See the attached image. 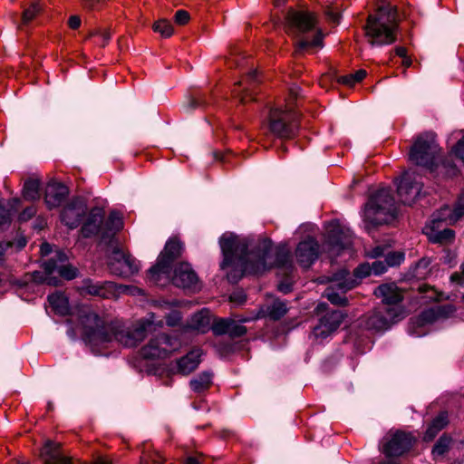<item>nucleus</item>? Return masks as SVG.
<instances>
[{
    "label": "nucleus",
    "mask_w": 464,
    "mask_h": 464,
    "mask_svg": "<svg viewBox=\"0 0 464 464\" xmlns=\"http://www.w3.org/2000/svg\"><path fill=\"white\" fill-rule=\"evenodd\" d=\"M223 254L222 269L232 267L227 279L237 282L243 274H261L274 266L292 267L290 249L286 245L273 247L270 239H248L233 233H224L219 239Z\"/></svg>",
    "instance_id": "nucleus-1"
},
{
    "label": "nucleus",
    "mask_w": 464,
    "mask_h": 464,
    "mask_svg": "<svg viewBox=\"0 0 464 464\" xmlns=\"http://www.w3.org/2000/svg\"><path fill=\"white\" fill-rule=\"evenodd\" d=\"M80 321L82 325L83 340L93 349L112 341L125 347H134L144 340L152 325L163 326L162 319L154 313H150L145 318L126 325L118 321L102 318L89 308L82 311Z\"/></svg>",
    "instance_id": "nucleus-2"
},
{
    "label": "nucleus",
    "mask_w": 464,
    "mask_h": 464,
    "mask_svg": "<svg viewBox=\"0 0 464 464\" xmlns=\"http://www.w3.org/2000/svg\"><path fill=\"white\" fill-rule=\"evenodd\" d=\"M288 34L297 39L296 52L323 46V34L316 26L314 14L305 10L290 9L286 14Z\"/></svg>",
    "instance_id": "nucleus-3"
},
{
    "label": "nucleus",
    "mask_w": 464,
    "mask_h": 464,
    "mask_svg": "<svg viewBox=\"0 0 464 464\" xmlns=\"http://www.w3.org/2000/svg\"><path fill=\"white\" fill-rule=\"evenodd\" d=\"M397 28V9L385 5L378 8L376 14L368 16L364 27L366 37L372 46H382L394 43Z\"/></svg>",
    "instance_id": "nucleus-4"
},
{
    "label": "nucleus",
    "mask_w": 464,
    "mask_h": 464,
    "mask_svg": "<svg viewBox=\"0 0 464 464\" xmlns=\"http://www.w3.org/2000/svg\"><path fill=\"white\" fill-rule=\"evenodd\" d=\"M440 148L435 140V134L427 132L420 135L410 150V160L416 165L422 166L434 171L437 169L445 176H454L457 169L450 160H444L440 165L437 163Z\"/></svg>",
    "instance_id": "nucleus-5"
},
{
    "label": "nucleus",
    "mask_w": 464,
    "mask_h": 464,
    "mask_svg": "<svg viewBox=\"0 0 464 464\" xmlns=\"http://www.w3.org/2000/svg\"><path fill=\"white\" fill-rule=\"evenodd\" d=\"M396 216V205L390 188H381L374 193L365 206L363 221L366 229L385 224Z\"/></svg>",
    "instance_id": "nucleus-6"
},
{
    "label": "nucleus",
    "mask_w": 464,
    "mask_h": 464,
    "mask_svg": "<svg viewBox=\"0 0 464 464\" xmlns=\"http://www.w3.org/2000/svg\"><path fill=\"white\" fill-rule=\"evenodd\" d=\"M450 208L444 206L433 213L429 223L424 227L423 233L432 243L447 245L453 241L455 233L452 229L447 228L450 223Z\"/></svg>",
    "instance_id": "nucleus-7"
},
{
    "label": "nucleus",
    "mask_w": 464,
    "mask_h": 464,
    "mask_svg": "<svg viewBox=\"0 0 464 464\" xmlns=\"http://www.w3.org/2000/svg\"><path fill=\"white\" fill-rule=\"evenodd\" d=\"M67 259L68 257L65 253L57 250L53 256L43 264L45 276L38 277L39 273H34V279L55 285H57V279L52 276V274L55 272L67 280L73 279L77 275V270L73 266L65 264Z\"/></svg>",
    "instance_id": "nucleus-8"
},
{
    "label": "nucleus",
    "mask_w": 464,
    "mask_h": 464,
    "mask_svg": "<svg viewBox=\"0 0 464 464\" xmlns=\"http://www.w3.org/2000/svg\"><path fill=\"white\" fill-rule=\"evenodd\" d=\"M269 130L277 138L292 139L297 130L295 112L290 109H272L269 113Z\"/></svg>",
    "instance_id": "nucleus-9"
},
{
    "label": "nucleus",
    "mask_w": 464,
    "mask_h": 464,
    "mask_svg": "<svg viewBox=\"0 0 464 464\" xmlns=\"http://www.w3.org/2000/svg\"><path fill=\"white\" fill-rule=\"evenodd\" d=\"M353 233L350 228L338 220H333L326 226V246L333 256H339L342 250L348 249L353 244Z\"/></svg>",
    "instance_id": "nucleus-10"
},
{
    "label": "nucleus",
    "mask_w": 464,
    "mask_h": 464,
    "mask_svg": "<svg viewBox=\"0 0 464 464\" xmlns=\"http://www.w3.org/2000/svg\"><path fill=\"white\" fill-rule=\"evenodd\" d=\"M181 342L176 337L165 334H158L150 339L141 350V355L146 359L165 358L179 350Z\"/></svg>",
    "instance_id": "nucleus-11"
},
{
    "label": "nucleus",
    "mask_w": 464,
    "mask_h": 464,
    "mask_svg": "<svg viewBox=\"0 0 464 464\" xmlns=\"http://www.w3.org/2000/svg\"><path fill=\"white\" fill-rule=\"evenodd\" d=\"M181 249V244L178 240L170 239L166 243L164 250L159 256L156 265L150 269V276L154 282L158 283L161 276L169 278L171 264L179 256Z\"/></svg>",
    "instance_id": "nucleus-12"
},
{
    "label": "nucleus",
    "mask_w": 464,
    "mask_h": 464,
    "mask_svg": "<svg viewBox=\"0 0 464 464\" xmlns=\"http://www.w3.org/2000/svg\"><path fill=\"white\" fill-rule=\"evenodd\" d=\"M332 285L325 290V296L334 304L345 305L347 299L344 293L356 285V280L350 276L347 270H341L332 277Z\"/></svg>",
    "instance_id": "nucleus-13"
},
{
    "label": "nucleus",
    "mask_w": 464,
    "mask_h": 464,
    "mask_svg": "<svg viewBox=\"0 0 464 464\" xmlns=\"http://www.w3.org/2000/svg\"><path fill=\"white\" fill-rule=\"evenodd\" d=\"M111 253L109 256V267L112 274L121 276H130L138 273L139 262L131 256L125 254L117 245H111Z\"/></svg>",
    "instance_id": "nucleus-14"
},
{
    "label": "nucleus",
    "mask_w": 464,
    "mask_h": 464,
    "mask_svg": "<svg viewBox=\"0 0 464 464\" xmlns=\"http://www.w3.org/2000/svg\"><path fill=\"white\" fill-rule=\"evenodd\" d=\"M422 182L420 177L415 172L406 171L397 185V192L401 203L413 204L420 197Z\"/></svg>",
    "instance_id": "nucleus-15"
},
{
    "label": "nucleus",
    "mask_w": 464,
    "mask_h": 464,
    "mask_svg": "<svg viewBox=\"0 0 464 464\" xmlns=\"http://www.w3.org/2000/svg\"><path fill=\"white\" fill-rule=\"evenodd\" d=\"M403 317V311L401 307H390L386 310L385 314L382 312H374L368 315L365 319V327L369 330L384 331L387 330L392 324L397 322Z\"/></svg>",
    "instance_id": "nucleus-16"
},
{
    "label": "nucleus",
    "mask_w": 464,
    "mask_h": 464,
    "mask_svg": "<svg viewBox=\"0 0 464 464\" xmlns=\"http://www.w3.org/2000/svg\"><path fill=\"white\" fill-rule=\"evenodd\" d=\"M79 291L82 295H90L105 299L117 297V285L111 281L99 282L85 278L79 286Z\"/></svg>",
    "instance_id": "nucleus-17"
},
{
    "label": "nucleus",
    "mask_w": 464,
    "mask_h": 464,
    "mask_svg": "<svg viewBox=\"0 0 464 464\" xmlns=\"http://www.w3.org/2000/svg\"><path fill=\"white\" fill-rule=\"evenodd\" d=\"M86 212L85 201L80 198H75L63 207L61 212V220L66 227L72 229L80 225Z\"/></svg>",
    "instance_id": "nucleus-18"
},
{
    "label": "nucleus",
    "mask_w": 464,
    "mask_h": 464,
    "mask_svg": "<svg viewBox=\"0 0 464 464\" xmlns=\"http://www.w3.org/2000/svg\"><path fill=\"white\" fill-rule=\"evenodd\" d=\"M161 278H165L167 281H171L173 285L182 288H194L198 283V276L191 268L190 265L187 263H181L177 266L173 271L169 273V278H166L165 276H161Z\"/></svg>",
    "instance_id": "nucleus-19"
},
{
    "label": "nucleus",
    "mask_w": 464,
    "mask_h": 464,
    "mask_svg": "<svg viewBox=\"0 0 464 464\" xmlns=\"http://www.w3.org/2000/svg\"><path fill=\"white\" fill-rule=\"evenodd\" d=\"M343 314L334 310L324 314L318 325L314 328L313 334L315 338L324 339L334 332L342 324Z\"/></svg>",
    "instance_id": "nucleus-20"
},
{
    "label": "nucleus",
    "mask_w": 464,
    "mask_h": 464,
    "mask_svg": "<svg viewBox=\"0 0 464 464\" xmlns=\"http://www.w3.org/2000/svg\"><path fill=\"white\" fill-rule=\"evenodd\" d=\"M318 253L319 245L311 237L301 241L295 249L296 260L304 268L310 267V266L317 259Z\"/></svg>",
    "instance_id": "nucleus-21"
},
{
    "label": "nucleus",
    "mask_w": 464,
    "mask_h": 464,
    "mask_svg": "<svg viewBox=\"0 0 464 464\" xmlns=\"http://www.w3.org/2000/svg\"><path fill=\"white\" fill-rule=\"evenodd\" d=\"M412 445V438L404 432H396L383 444L382 450L389 456H400L410 450Z\"/></svg>",
    "instance_id": "nucleus-22"
},
{
    "label": "nucleus",
    "mask_w": 464,
    "mask_h": 464,
    "mask_svg": "<svg viewBox=\"0 0 464 464\" xmlns=\"http://www.w3.org/2000/svg\"><path fill=\"white\" fill-rule=\"evenodd\" d=\"M104 212L101 208H92L87 218L86 222L82 227L83 237H90L95 235H100L102 240V234L104 233Z\"/></svg>",
    "instance_id": "nucleus-23"
},
{
    "label": "nucleus",
    "mask_w": 464,
    "mask_h": 464,
    "mask_svg": "<svg viewBox=\"0 0 464 464\" xmlns=\"http://www.w3.org/2000/svg\"><path fill=\"white\" fill-rule=\"evenodd\" d=\"M44 464H72L71 459L65 456L60 449V444L47 440L41 451Z\"/></svg>",
    "instance_id": "nucleus-24"
},
{
    "label": "nucleus",
    "mask_w": 464,
    "mask_h": 464,
    "mask_svg": "<svg viewBox=\"0 0 464 464\" xmlns=\"http://www.w3.org/2000/svg\"><path fill=\"white\" fill-rule=\"evenodd\" d=\"M68 193L66 186L60 182L51 181L45 188V203L49 208H56L64 200Z\"/></svg>",
    "instance_id": "nucleus-25"
},
{
    "label": "nucleus",
    "mask_w": 464,
    "mask_h": 464,
    "mask_svg": "<svg viewBox=\"0 0 464 464\" xmlns=\"http://www.w3.org/2000/svg\"><path fill=\"white\" fill-rule=\"evenodd\" d=\"M374 295L392 307H399L397 304L402 300V293L394 283L381 285L374 290Z\"/></svg>",
    "instance_id": "nucleus-26"
},
{
    "label": "nucleus",
    "mask_w": 464,
    "mask_h": 464,
    "mask_svg": "<svg viewBox=\"0 0 464 464\" xmlns=\"http://www.w3.org/2000/svg\"><path fill=\"white\" fill-rule=\"evenodd\" d=\"M202 352L200 349H193L185 356L177 361V371L182 375L189 374L199 364Z\"/></svg>",
    "instance_id": "nucleus-27"
},
{
    "label": "nucleus",
    "mask_w": 464,
    "mask_h": 464,
    "mask_svg": "<svg viewBox=\"0 0 464 464\" xmlns=\"http://www.w3.org/2000/svg\"><path fill=\"white\" fill-rule=\"evenodd\" d=\"M123 226L121 217L117 212H111L104 223V233L102 234V242L108 245L114 244V235L121 229Z\"/></svg>",
    "instance_id": "nucleus-28"
},
{
    "label": "nucleus",
    "mask_w": 464,
    "mask_h": 464,
    "mask_svg": "<svg viewBox=\"0 0 464 464\" xmlns=\"http://www.w3.org/2000/svg\"><path fill=\"white\" fill-rule=\"evenodd\" d=\"M369 256L372 258L384 256V263L389 266H395L400 265L404 260V254L401 252H392L386 246H377L369 253Z\"/></svg>",
    "instance_id": "nucleus-29"
},
{
    "label": "nucleus",
    "mask_w": 464,
    "mask_h": 464,
    "mask_svg": "<svg viewBox=\"0 0 464 464\" xmlns=\"http://www.w3.org/2000/svg\"><path fill=\"white\" fill-rule=\"evenodd\" d=\"M258 310L259 316H261V318L269 317L273 320H279L286 314L288 308L285 302L280 299H276L272 304H265Z\"/></svg>",
    "instance_id": "nucleus-30"
},
{
    "label": "nucleus",
    "mask_w": 464,
    "mask_h": 464,
    "mask_svg": "<svg viewBox=\"0 0 464 464\" xmlns=\"http://www.w3.org/2000/svg\"><path fill=\"white\" fill-rule=\"evenodd\" d=\"M210 324L211 314L209 310L202 309L191 316L188 325L192 330L206 333L210 329Z\"/></svg>",
    "instance_id": "nucleus-31"
},
{
    "label": "nucleus",
    "mask_w": 464,
    "mask_h": 464,
    "mask_svg": "<svg viewBox=\"0 0 464 464\" xmlns=\"http://www.w3.org/2000/svg\"><path fill=\"white\" fill-rule=\"evenodd\" d=\"M177 301H159L157 306L165 312L166 324L169 326H176L181 320V314L178 310L172 309L178 305Z\"/></svg>",
    "instance_id": "nucleus-32"
},
{
    "label": "nucleus",
    "mask_w": 464,
    "mask_h": 464,
    "mask_svg": "<svg viewBox=\"0 0 464 464\" xmlns=\"http://www.w3.org/2000/svg\"><path fill=\"white\" fill-rule=\"evenodd\" d=\"M212 376L213 374L210 372H203L190 380V388L198 393L205 392L212 384Z\"/></svg>",
    "instance_id": "nucleus-33"
},
{
    "label": "nucleus",
    "mask_w": 464,
    "mask_h": 464,
    "mask_svg": "<svg viewBox=\"0 0 464 464\" xmlns=\"http://www.w3.org/2000/svg\"><path fill=\"white\" fill-rule=\"evenodd\" d=\"M18 202L17 198H13L6 204L0 200V229L10 224L12 212L16 210Z\"/></svg>",
    "instance_id": "nucleus-34"
},
{
    "label": "nucleus",
    "mask_w": 464,
    "mask_h": 464,
    "mask_svg": "<svg viewBox=\"0 0 464 464\" xmlns=\"http://www.w3.org/2000/svg\"><path fill=\"white\" fill-rule=\"evenodd\" d=\"M51 306L57 314H66L69 312V302L67 297L62 293H54L48 296Z\"/></svg>",
    "instance_id": "nucleus-35"
},
{
    "label": "nucleus",
    "mask_w": 464,
    "mask_h": 464,
    "mask_svg": "<svg viewBox=\"0 0 464 464\" xmlns=\"http://www.w3.org/2000/svg\"><path fill=\"white\" fill-rule=\"evenodd\" d=\"M40 183L36 179L25 181L23 188L24 197L28 200H34L40 197Z\"/></svg>",
    "instance_id": "nucleus-36"
},
{
    "label": "nucleus",
    "mask_w": 464,
    "mask_h": 464,
    "mask_svg": "<svg viewBox=\"0 0 464 464\" xmlns=\"http://www.w3.org/2000/svg\"><path fill=\"white\" fill-rule=\"evenodd\" d=\"M451 439L448 436H441L432 449L434 458L442 457L450 449Z\"/></svg>",
    "instance_id": "nucleus-37"
},
{
    "label": "nucleus",
    "mask_w": 464,
    "mask_h": 464,
    "mask_svg": "<svg viewBox=\"0 0 464 464\" xmlns=\"http://www.w3.org/2000/svg\"><path fill=\"white\" fill-rule=\"evenodd\" d=\"M155 32L160 34L163 37H169L173 34V27L167 20H159L153 25Z\"/></svg>",
    "instance_id": "nucleus-38"
},
{
    "label": "nucleus",
    "mask_w": 464,
    "mask_h": 464,
    "mask_svg": "<svg viewBox=\"0 0 464 464\" xmlns=\"http://www.w3.org/2000/svg\"><path fill=\"white\" fill-rule=\"evenodd\" d=\"M366 76V71L359 70L354 73L340 77L339 82L349 86L361 82Z\"/></svg>",
    "instance_id": "nucleus-39"
},
{
    "label": "nucleus",
    "mask_w": 464,
    "mask_h": 464,
    "mask_svg": "<svg viewBox=\"0 0 464 464\" xmlns=\"http://www.w3.org/2000/svg\"><path fill=\"white\" fill-rule=\"evenodd\" d=\"M164 458L158 451H145L140 459V464H163Z\"/></svg>",
    "instance_id": "nucleus-40"
},
{
    "label": "nucleus",
    "mask_w": 464,
    "mask_h": 464,
    "mask_svg": "<svg viewBox=\"0 0 464 464\" xmlns=\"http://www.w3.org/2000/svg\"><path fill=\"white\" fill-rule=\"evenodd\" d=\"M230 318H219L216 320L210 328L216 335H222L227 334Z\"/></svg>",
    "instance_id": "nucleus-41"
},
{
    "label": "nucleus",
    "mask_w": 464,
    "mask_h": 464,
    "mask_svg": "<svg viewBox=\"0 0 464 464\" xmlns=\"http://www.w3.org/2000/svg\"><path fill=\"white\" fill-rule=\"evenodd\" d=\"M42 8L38 3H32L31 5L23 12L22 21L24 24L30 23L41 12Z\"/></svg>",
    "instance_id": "nucleus-42"
},
{
    "label": "nucleus",
    "mask_w": 464,
    "mask_h": 464,
    "mask_svg": "<svg viewBox=\"0 0 464 464\" xmlns=\"http://www.w3.org/2000/svg\"><path fill=\"white\" fill-rule=\"evenodd\" d=\"M246 333V328L243 326L242 324H238L236 320L231 319L229 321V326L227 334L232 337H241Z\"/></svg>",
    "instance_id": "nucleus-43"
},
{
    "label": "nucleus",
    "mask_w": 464,
    "mask_h": 464,
    "mask_svg": "<svg viewBox=\"0 0 464 464\" xmlns=\"http://www.w3.org/2000/svg\"><path fill=\"white\" fill-rule=\"evenodd\" d=\"M371 274H372V266L369 264H362L356 269H354L353 276L350 274V276L356 280L357 285L358 280H361L363 277L370 276Z\"/></svg>",
    "instance_id": "nucleus-44"
},
{
    "label": "nucleus",
    "mask_w": 464,
    "mask_h": 464,
    "mask_svg": "<svg viewBox=\"0 0 464 464\" xmlns=\"http://www.w3.org/2000/svg\"><path fill=\"white\" fill-rule=\"evenodd\" d=\"M439 312L435 309H429L421 313L420 317L417 320V324L420 326H422L425 324L432 323L436 320Z\"/></svg>",
    "instance_id": "nucleus-45"
},
{
    "label": "nucleus",
    "mask_w": 464,
    "mask_h": 464,
    "mask_svg": "<svg viewBox=\"0 0 464 464\" xmlns=\"http://www.w3.org/2000/svg\"><path fill=\"white\" fill-rule=\"evenodd\" d=\"M325 14L332 23L338 24L341 18L338 4L334 3L331 5H328L325 9Z\"/></svg>",
    "instance_id": "nucleus-46"
},
{
    "label": "nucleus",
    "mask_w": 464,
    "mask_h": 464,
    "mask_svg": "<svg viewBox=\"0 0 464 464\" xmlns=\"http://www.w3.org/2000/svg\"><path fill=\"white\" fill-rule=\"evenodd\" d=\"M123 293L130 294L131 295H142L143 291L140 288L133 285H117V296L120 294Z\"/></svg>",
    "instance_id": "nucleus-47"
},
{
    "label": "nucleus",
    "mask_w": 464,
    "mask_h": 464,
    "mask_svg": "<svg viewBox=\"0 0 464 464\" xmlns=\"http://www.w3.org/2000/svg\"><path fill=\"white\" fill-rule=\"evenodd\" d=\"M461 218H464V203L456 206L454 209L450 208V223H455Z\"/></svg>",
    "instance_id": "nucleus-48"
},
{
    "label": "nucleus",
    "mask_w": 464,
    "mask_h": 464,
    "mask_svg": "<svg viewBox=\"0 0 464 464\" xmlns=\"http://www.w3.org/2000/svg\"><path fill=\"white\" fill-rule=\"evenodd\" d=\"M203 104V102L198 97H189L188 102L183 105L187 111H193Z\"/></svg>",
    "instance_id": "nucleus-49"
},
{
    "label": "nucleus",
    "mask_w": 464,
    "mask_h": 464,
    "mask_svg": "<svg viewBox=\"0 0 464 464\" xmlns=\"http://www.w3.org/2000/svg\"><path fill=\"white\" fill-rule=\"evenodd\" d=\"M439 430H442L448 424V415L446 412L440 413L431 422Z\"/></svg>",
    "instance_id": "nucleus-50"
},
{
    "label": "nucleus",
    "mask_w": 464,
    "mask_h": 464,
    "mask_svg": "<svg viewBox=\"0 0 464 464\" xmlns=\"http://www.w3.org/2000/svg\"><path fill=\"white\" fill-rule=\"evenodd\" d=\"M175 22L178 24H185L189 20V14L185 10H179L174 16Z\"/></svg>",
    "instance_id": "nucleus-51"
},
{
    "label": "nucleus",
    "mask_w": 464,
    "mask_h": 464,
    "mask_svg": "<svg viewBox=\"0 0 464 464\" xmlns=\"http://www.w3.org/2000/svg\"><path fill=\"white\" fill-rule=\"evenodd\" d=\"M372 274L381 275L387 270V266L384 261L376 260L372 264Z\"/></svg>",
    "instance_id": "nucleus-52"
},
{
    "label": "nucleus",
    "mask_w": 464,
    "mask_h": 464,
    "mask_svg": "<svg viewBox=\"0 0 464 464\" xmlns=\"http://www.w3.org/2000/svg\"><path fill=\"white\" fill-rule=\"evenodd\" d=\"M246 300V295L243 291H235L230 295V301L237 304H242Z\"/></svg>",
    "instance_id": "nucleus-53"
},
{
    "label": "nucleus",
    "mask_w": 464,
    "mask_h": 464,
    "mask_svg": "<svg viewBox=\"0 0 464 464\" xmlns=\"http://www.w3.org/2000/svg\"><path fill=\"white\" fill-rule=\"evenodd\" d=\"M36 213V209L34 206L26 208L19 216L21 221H26L33 218Z\"/></svg>",
    "instance_id": "nucleus-54"
},
{
    "label": "nucleus",
    "mask_w": 464,
    "mask_h": 464,
    "mask_svg": "<svg viewBox=\"0 0 464 464\" xmlns=\"http://www.w3.org/2000/svg\"><path fill=\"white\" fill-rule=\"evenodd\" d=\"M440 430L430 423L424 434V440L427 441L432 440Z\"/></svg>",
    "instance_id": "nucleus-55"
},
{
    "label": "nucleus",
    "mask_w": 464,
    "mask_h": 464,
    "mask_svg": "<svg viewBox=\"0 0 464 464\" xmlns=\"http://www.w3.org/2000/svg\"><path fill=\"white\" fill-rule=\"evenodd\" d=\"M454 153L464 162V136L458 141L454 148Z\"/></svg>",
    "instance_id": "nucleus-56"
},
{
    "label": "nucleus",
    "mask_w": 464,
    "mask_h": 464,
    "mask_svg": "<svg viewBox=\"0 0 464 464\" xmlns=\"http://www.w3.org/2000/svg\"><path fill=\"white\" fill-rule=\"evenodd\" d=\"M460 273H455L450 276L453 283L463 285H464V263L460 266Z\"/></svg>",
    "instance_id": "nucleus-57"
},
{
    "label": "nucleus",
    "mask_w": 464,
    "mask_h": 464,
    "mask_svg": "<svg viewBox=\"0 0 464 464\" xmlns=\"http://www.w3.org/2000/svg\"><path fill=\"white\" fill-rule=\"evenodd\" d=\"M237 322L240 324H244V323H248V322H251V321H255V320H257V319H260L261 316H259V310H257V312L254 314H251L249 316H237Z\"/></svg>",
    "instance_id": "nucleus-58"
},
{
    "label": "nucleus",
    "mask_w": 464,
    "mask_h": 464,
    "mask_svg": "<svg viewBox=\"0 0 464 464\" xmlns=\"http://www.w3.org/2000/svg\"><path fill=\"white\" fill-rule=\"evenodd\" d=\"M104 0H83L84 7L90 10L97 9Z\"/></svg>",
    "instance_id": "nucleus-59"
},
{
    "label": "nucleus",
    "mask_w": 464,
    "mask_h": 464,
    "mask_svg": "<svg viewBox=\"0 0 464 464\" xmlns=\"http://www.w3.org/2000/svg\"><path fill=\"white\" fill-rule=\"evenodd\" d=\"M81 24V19L77 15H72L69 18V25L72 29H76Z\"/></svg>",
    "instance_id": "nucleus-60"
},
{
    "label": "nucleus",
    "mask_w": 464,
    "mask_h": 464,
    "mask_svg": "<svg viewBox=\"0 0 464 464\" xmlns=\"http://www.w3.org/2000/svg\"><path fill=\"white\" fill-rule=\"evenodd\" d=\"M52 252V246L48 243H43L41 245V254L43 256H47Z\"/></svg>",
    "instance_id": "nucleus-61"
},
{
    "label": "nucleus",
    "mask_w": 464,
    "mask_h": 464,
    "mask_svg": "<svg viewBox=\"0 0 464 464\" xmlns=\"http://www.w3.org/2000/svg\"><path fill=\"white\" fill-rule=\"evenodd\" d=\"M185 464H201V461L197 456H188L185 459Z\"/></svg>",
    "instance_id": "nucleus-62"
},
{
    "label": "nucleus",
    "mask_w": 464,
    "mask_h": 464,
    "mask_svg": "<svg viewBox=\"0 0 464 464\" xmlns=\"http://www.w3.org/2000/svg\"><path fill=\"white\" fill-rule=\"evenodd\" d=\"M278 290L284 294H287L291 291V285L288 283H281L278 285Z\"/></svg>",
    "instance_id": "nucleus-63"
},
{
    "label": "nucleus",
    "mask_w": 464,
    "mask_h": 464,
    "mask_svg": "<svg viewBox=\"0 0 464 464\" xmlns=\"http://www.w3.org/2000/svg\"><path fill=\"white\" fill-rule=\"evenodd\" d=\"M395 53L398 56L401 57V58H404L407 56V51L404 47H396L395 48Z\"/></svg>",
    "instance_id": "nucleus-64"
}]
</instances>
